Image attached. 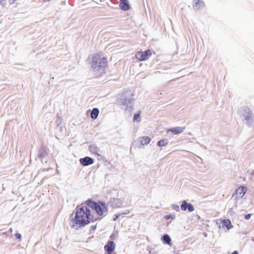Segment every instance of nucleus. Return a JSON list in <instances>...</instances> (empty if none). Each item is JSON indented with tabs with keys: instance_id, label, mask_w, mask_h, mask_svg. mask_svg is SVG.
<instances>
[{
	"instance_id": "9",
	"label": "nucleus",
	"mask_w": 254,
	"mask_h": 254,
	"mask_svg": "<svg viewBox=\"0 0 254 254\" xmlns=\"http://www.w3.org/2000/svg\"><path fill=\"white\" fill-rule=\"evenodd\" d=\"M205 7V4L202 0H193L192 8L194 10H199Z\"/></svg>"
},
{
	"instance_id": "8",
	"label": "nucleus",
	"mask_w": 254,
	"mask_h": 254,
	"mask_svg": "<svg viewBox=\"0 0 254 254\" xmlns=\"http://www.w3.org/2000/svg\"><path fill=\"white\" fill-rule=\"evenodd\" d=\"M107 205L112 208H119L122 205V201L119 198H111L108 202Z\"/></svg>"
},
{
	"instance_id": "17",
	"label": "nucleus",
	"mask_w": 254,
	"mask_h": 254,
	"mask_svg": "<svg viewBox=\"0 0 254 254\" xmlns=\"http://www.w3.org/2000/svg\"><path fill=\"white\" fill-rule=\"evenodd\" d=\"M99 114V110L97 108H94L90 114V117L92 119L95 120L97 118Z\"/></svg>"
},
{
	"instance_id": "27",
	"label": "nucleus",
	"mask_w": 254,
	"mask_h": 254,
	"mask_svg": "<svg viewBox=\"0 0 254 254\" xmlns=\"http://www.w3.org/2000/svg\"><path fill=\"white\" fill-rule=\"evenodd\" d=\"M120 214H115L114 215V218H113V220L114 221H116L117 220V219H118L119 218V217L120 216Z\"/></svg>"
},
{
	"instance_id": "33",
	"label": "nucleus",
	"mask_w": 254,
	"mask_h": 254,
	"mask_svg": "<svg viewBox=\"0 0 254 254\" xmlns=\"http://www.w3.org/2000/svg\"><path fill=\"white\" fill-rule=\"evenodd\" d=\"M113 235H111V237H110V238L113 239Z\"/></svg>"
},
{
	"instance_id": "6",
	"label": "nucleus",
	"mask_w": 254,
	"mask_h": 254,
	"mask_svg": "<svg viewBox=\"0 0 254 254\" xmlns=\"http://www.w3.org/2000/svg\"><path fill=\"white\" fill-rule=\"evenodd\" d=\"M152 51L148 49L145 51H139L135 54V58L140 61L147 60L152 55Z\"/></svg>"
},
{
	"instance_id": "25",
	"label": "nucleus",
	"mask_w": 254,
	"mask_h": 254,
	"mask_svg": "<svg viewBox=\"0 0 254 254\" xmlns=\"http://www.w3.org/2000/svg\"><path fill=\"white\" fill-rule=\"evenodd\" d=\"M15 237L19 240H21L22 238L21 235L20 233H18L15 234Z\"/></svg>"
},
{
	"instance_id": "5",
	"label": "nucleus",
	"mask_w": 254,
	"mask_h": 254,
	"mask_svg": "<svg viewBox=\"0 0 254 254\" xmlns=\"http://www.w3.org/2000/svg\"><path fill=\"white\" fill-rule=\"evenodd\" d=\"M243 116L246 121V124L248 127H250L254 122V114L251 110L247 107L243 109Z\"/></svg>"
},
{
	"instance_id": "22",
	"label": "nucleus",
	"mask_w": 254,
	"mask_h": 254,
	"mask_svg": "<svg viewBox=\"0 0 254 254\" xmlns=\"http://www.w3.org/2000/svg\"><path fill=\"white\" fill-rule=\"evenodd\" d=\"M176 218V216L175 214H169L167 215L164 216V219L165 220H169V219H172L173 220H174Z\"/></svg>"
},
{
	"instance_id": "34",
	"label": "nucleus",
	"mask_w": 254,
	"mask_h": 254,
	"mask_svg": "<svg viewBox=\"0 0 254 254\" xmlns=\"http://www.w3.org/2000/svg\"><path fill=\"white\" fill-rule=\"evenodd\" d=\"M128 213V212H127V213H125L124 214H127Z\"/></svg>"
},
{
	"instance_id": "20",
	"label": "nucleus",
	"mask_w": 254,
	"mask_h": 254,
	"mask_svg": "<svg viewBox=\"0 0 254 254\" xmlns=\"http://www.w3.org/2000/svg\"><path fill=\"white\" fill-rule=\"evenodd\" d=\"M163 243L164 244L170 245L171 242V239L168 234H165L161 238Z\"/></svg>"
},
{
	"instance_id": "19",
	"label": "nucleus",
	"mask_w": 254,
	"mask_h": 254,
	"mask_svg": "<svg viewBox=\"0 0 254 254\" xmlns=\"http://www.w3.org/2000/svg\"><path fill=\"white\" fill-rule=\"evenodd\" d=\"M223 226H225L228 230L230 229L233 227L231 222L229 219H224L222 221Z\"/></svg>"
},
{
	"instance_id": "15",
	"label": "nucleus",
	"mask_w": 254,
	"mask_h": 254,
	"mask_svg": "<svg viewBox=\"0 0 254 254\" xmlns=\"http://www.w3.org/2000/svg\"><path fill=\"white\" fill-rule=\"evenodd\" d=\"M151 139L148 136H143L139 138V141L142 146L148 144Z\"/></svg>"
},
{
	"instance_id": "23",
	"label": "nucleus",
	"mask_w": 254,
	"mask_h": 254,
	"mask_svg": "<svg viewBox=\"0 0 254 254\" xmlns=\"http://www.w3.org/2000/svg\"><path fill=\"white\" fill-rule=\"evenodd\" d=\"M140 113H138L137 114H135L133 116V121H138V119L140 118ZM140 121V120H139Z\"/></svg>"
},
{
	"instance_id": "21",
	"label": "nucleus",
	"mask_w": 254,
	"mask_h": 254,
	"mask_svg": "<svg viewBox=\"0 0 254 254\" xmlns=\"http://www.w3.org/2000/svg\"><path fill=\"white\" fill-rule=\"evenodd\" d=\"M169 141L166 138L162 139L157 142V146L159 147H163L168 144Z\"/></svg>"
},
{
	"instance_id": "10",
	"label": "nucleus",
	"mask_w": 254,
	"mask_h": 254,
	"mask_svg": "<svg viewBox=\"0 0 254 254\" xmlns=\"http://www.w3.org/2000/svg\"><path fill=\"white\" fill-rule=\"evenodd\" d=\"M180 208L183 211H186L188 209L190 212H192L194 210L193 205L190 203H188L186 200L182 201Z\"/></svg>"
},
{
	"instance_id": "29",
	"label": "nucleus",
	"mask_w": 254,
	"mask_h": 254,
	"mask_svg": "<svg viewBox=\"0 0 254 254\" xmlns=\"http://www.w3.org/2000/svg\"><path fill=\"white\" fill-rule=\"evenodd\" d=\"M91 228L92 230H95L96 228V225L91 226Z\"/></svg>"
},
{
	"instance_id": "7",
	"label": "nucleus",
	"mask_w": 254,
	"mask_h": 254,
	"mask_svg": "<svg viewBox=\"0 0 254 254\" xmlns=\"http://www.w3.org/2000/svg\"><path fill=\"white\" fill-rule=\"evenodd\" d=\"M115 248L116 245L115 243L112 241H109L104 246L105 254H112Z\"/></svg>"
},
{
	"instance_id": "24",
	"label": "nucleus",
	"mask_w": 254,
	"mask_h": 254,
	"mask_svg": "<svg viewBox=\"0 0 254 254\" xmlns=\"http://www.w3.org/2000/svg\"><path fill=\"white\" fill-rule=\"evenodd\" d=\"M172 207L173 209H174V210H175L176 211H180V207L178 205L172 204Z\"/></svg>"
},
{
	"instance_id": "12",
	"label": "nucleus",
	"mask_w": 254,
	"mask_h": 254,
	"mask_svg": "<svg viewBox=\"0 0 254 254\" xmlns=\"http://www.w3.org/2000/svg\"><path fill=\"white\" fill-rule=\"evenodd\" d=\"M48 153V152L46 147L42 145L39 150V153L38 154L37 157L42 161L44 157L47 156Z\"/></svg>"
},
{
	"instance_id": "2",
	"label": "nucleus",
	"mask_w": 254,
	"mask_h": 254,
	"mask_svg": "<svg viewBox=\"0 0 254 254\" xmlns=\"http://www.w3.org/2000/svg\"><path fill=\"white\" fill-rule=\"evenodd\" d=\"M91 68L96 77L101 76L105 73V67L107 65V59L101 54L92 56L91 61Z\"/></svg>"
},
{
	"instance_id": "14",
	"label": "nucleus",
	"mask_w": 254,
	"mask_h": 254,
	"mask_svg": "<svg viewBox=\"0 0 254 254\" xmlns=\"http://www.w3.org/2000/svg\"><path fill=\"white\" fill-rule=\"evenodd\" d=\"M247 190L246 187L243 186H241L236 190V194L240 198H242L245 194Z\"/></svg>"
},
{
	"instance_id": "30",
	"label": "nucleus",
	"mask_w": 254,
	"mask_h": 254,
	"mask_svg": "<svg viewBox=\"0 0 254 254\" xmlns=\"http://www.w3.org/2000/svg\"><path fill=\"white\" fill-rule=\"evenodd\" d=\"M4 0H0V3L2 5H4Z\"/></svg>"
},
{
	"instance_id": "1",
	"label": "nucleus",
	"mask_w": 254,
	"mask_h": 254,
	"mask_svg": "<svg viewBox=\"0 0 254 254\" xmlns=\"http://www.w3.org/2000/svg\"><path fill=\"white\" fill-rule=\"evenodd\" d=\"M90 210L86 206L77 207L76 209L75 216L70 221V226L77 229L79 227L85 226L91 221H93Z\"/></svg>"
},
{
	"instance_id": "3",
	"label": "nucleus",
	"mask_w": 254,
	"mask_h": 254,
	"mask_svg": "<svg viewBox=\"0 0 254 254\" xmlns=\"http://www.w3.org/2000/svg\"><path fill=\"white\" fill-rule=\"evenodd\" d=\"M133 94L130 91H124L118 95L117 102L125 110L129 112L133 110Z\"/></svg>"
},
{
	"instance_id": "28",
	"label": "nucleus",
	"mask_w": 254,
	"mask_h": 254,
	"mask_svg": "<svg viewBox=\"0 0 254 254\" xmlns=\"http://www.w3.org/2000/svg\"><path fill=\"white\" fill-rule=\"evenodd\" d=\"M16 0H8L10 4H13Z\"/></svg>"
},
{
	"instance_id": "31",
	"label": "nucleus",
	"mask_w": 254,
	"mask_h": 254,
	"mask_svg": "<svg viewBox=\"0 0 254 254\" xmlns=\"http://www.w3.org/2000/svg\"><path fill=\"white\" fill-rule=\"evenodd\" d=\"M231 254H238V252L237 251H235Z\"/></svg>"
},
{
	"instance_id": "4",
	"label": "nucleus",
	"mask_w": 254,
	"mask_h": 254,
	"mask_svg": "<svg viewBox=\"0 0 254 254\" xmlns=\"http://www.w3.org/2000/svg\"><path fill=\"white\" fill-rule=\"evenodd\" d=\"M86 204L88 207L95 210L97 214L99 216H106L108 211V205L101 201L95 202L89 199L86 201Z\"/></svg>"
},
{
	"instance_id": "32",
	"label": "nucleus",
	"mask_w": 254,
	"mask_h": 254,
	"mask_svg": "<svg viewBox=\"0 0 254 254\" xmlns=\"http://www.w3.org/2000/svg\"><path fill=\"white\" fill-rule=\"evenodd\" d=\"M12 229L11 228H10V229L8 230V232H12Z\"/></svg>"
},
{
	"instance_id": "18",
	"label": "nucleus",
	"mask_w": 254,
	"mask_h": 254,
	"mask_svg": "<svg viewBox=\"0 0 254 254\" xmlns=\"http://www.w3.org/2000/svg\"><path fill=\"white\" fill-rule=\"evenodd\" d=\"M89 150L92 153L99 155L98 152L99 151V148H98L95 144H92L89 146Z\"/></svg>"
},
{
	"instance_id": "26",
	"label": "nucleus",
	"mask_w": 254,
	"mask_h": 254,
	"mask_svg": "<svg viewBox=\"0 0 254 254\" xmlns=\"http://www.w3.org/2000/svg\"><path fill=\"white\" fill-rule=\"evenodd\" d=\"M251 217V214H247L245 215V218L246 220H249L250 219Z\"/></svg>"
},
{
	"instance_id": "16",
	"label": "nucleus",
	"mask_w": 254,
	"mask_h": 254,
	"mask_svg": "<svg viewBox=\"0 0 254 254\" xmlns=\"http://www.w3.org/2000/svg\"><path fill=\"white\" fill-rule=\"evenodd\" d=\"M185 129V127H177L170 128L168 130V132L171 131L175 134H178L183 132Z\"/></svg>"
},
{
	"instance_id": "13",
	"label": "nucleus",
	"mask_w": 254,
	"mask_h": 254,
	"mask_svg": "<svg viewBox=\"0 0 254 254\" xmlns=\"http://www.w3.org/2000/svg\"><path fill=\"white\" fill-rule=\"evenodd\" d=\"M119 6L123 11H127L130 9V6L128 0H120Z\"/></svg>"
},
{
	"instance_id": "11",
	"label": "nucleus",
	"mask_w": 254,
	"mask_h": 254,
	"mask_svg": "<svg viewBox=\"0 0 254 254\" xmlns=\"http://www.w3.org/2000/svg\"><path fill=\"white\" fill-rule=\"evenodd\" d=\"M80 163L83 166H87L94 163V159L90 157H85L79 159Z\"/></svg>"
}]
</instances>
